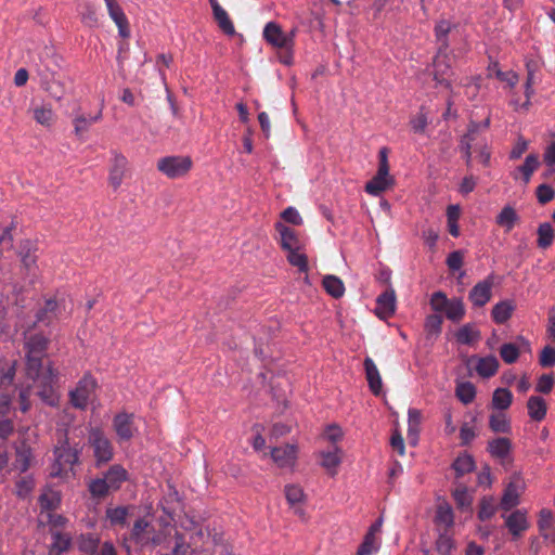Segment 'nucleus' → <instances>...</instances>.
Masks as SVG:
<instances>
[{"label": "nucleus", "mask_w": 555, "mask_h": 555, "mask_svg": "<svg viewBox=\"0 0 555 555\" xmlns=\"http://www.w3.org/2000/svg\"><path fill=\"white\" fill-rule=\"evenodd\" d=\"M33 460V449L25 440L15 446L14 469L18 470L20 474L26 473L31 466Z\"/></svg>", "instance_id": "nucleus-20"}, {"label": "nucleus", "mask_w": 555, "mask_h": 555, "mask_svg": "<svg viewBox=\"0 0 555 555\" xmlns=\"http://www.w3.org/2000/svg\"><path fill=\"white\" fill-rule=\"evenodd\" d=\"M392 184V178L389 176V165L387 158V149L379 151V164L377 173L365 184V192L377 196L386 191Z\"/></svg>", "instance_id": "nucleus-4"}, {"label": "nucleus", "mask_w": 555, "mask_h": 555, "mask_svg": "<svg viewBox=\"0 0 555 555\" xmlns=\"http://www.w3.org/2000/svg\"><path fill=\"white\" fill-rule=\"evenodd\" d=\"M538 526L544 539H552L551 530L553 528V516L548 509H542L540 512Z\"/></svg>", "instance_id": "nucleus-54"}, {"label": "nucleus", "mask_w": 555, "mask_h": 555, "mask_svg": "<svg viewBox=\"0 0 555 555\" xmlns=\"http://www.w3.org/2000/svg\"><path fill=\"white\" fill-rule=\"evenodd\" d=\"M16 373V362L0 359V405L7 408L11 401L10 390Z\"/></svg>", "instance_id": "nucleus-12"}, {"label": "nucleus", "mask_w": 555, "mask_h": 555, "mask_svg": "<svg viewBox=\"0 0 555 555\" xmlns=\"http://www.w3.org/2000/svg\"><path fill=\"white\" fill-rule=\"evenodd\" d=\"M526 483L519 474H513L509 482L506 485L500 507L504 511H511L519 504V498L525 491Z\"/></svg>", "instance_id": "nucleus-11"}, {"label": "nucleus", "mask_w": 555, "mask_h": 555, "mask_svg": "<svg viewBox=\"0 0 555 555\" xmlns=\"http://www.w3.org/2000/svg\"><path fill=\"white\" fill-rule=\"evenodd\" d=\"M515 305L511 300H502L493 306L491 311L492 320L496 324L505 323L513 314Z\"/></svg>", "instance_id": "nucleus-29"}, {"label": "nucleus", "mask_w": 555, "mask_h": 555, "mask_svg": "<svg viewBox=\"0 0 555 555\" xmlns=\"http://www.w3.org/2000/svg\"><path fill=\"white\" fill-rule=\"evenodd\" d=\"M281 218L288 223L294 225H300L302 223V218L299 215L298 210L294 207H287L281 214Z\"/></svg>", "instance_id": "nucleus-64"}, {"label": "nucleus", "mask_w": 555, "mask_h": 555, "mask_svg": "<svg viewBox=\"0 0 555 555\" xmlns=\"http://www.w3.org/2000/svg\"><path fill=\"white\" fill-rule=\"evenodd\" d=\"M40 87L49 93L51 98L54 100H62L65 95V87L59 79L57 75L51 79H48L47 82H40Z\"/></svg>", "instance_id": "nucleus-40"}, {"label": "nucleus", "mask_w": 555, "mask_h": 555, "mask_svg": "<svg viewBox=\"0 0 555 555\" xmlns=\"http://www.w3.org/2000/svg\"><path fill=\"white\" fill-rule=\"evenodd\" d=\"M60 308L59 304L54 299H48L44 306L40 308L36 313V322L46 326L51 325L59 317Z\"/></svg>", "instance_id": "nucleus-24"}, {"label": "nucleus", "mask_w": 555, "mask_h": 555, "mask_svg": "<svg viewBox=\"0 0 555 555\" xmlns=\"http://www.w3.org/2000/svg\"><path fill=\"white\" fill-rule=\"evenodd\" d=\"M494 276L491 274L485 280L478 282L469 292L468 299L475 307H483L492 297V287Z\"/></svg>", "instance_id": "nucleus-15"}, {"label": "nucleus", "mask_w": 555, "mask_h": 555, "mask_svg": "<svg viewBox=\"0 0 555 555\" xmlns=\"http://www.w3.org/2000/svg\"><path fill=\"white\" fill-rule=\"evenodd\" d=\"M35 488V479L31 475H20L15 480L14 493L20 499H26Z\"/></svg>", "instance_id": "nucleus-35"}, {"label": "nucleus", "mask_w": 555, "mask_h": 555, "mask_svg": "<svg viewBox=\"0 0 555 555\" xmlns=\"http://www.w3.org/2000/svg\"><path fill=\"white\" fill-rule=\"evenodd\" d=\"M500 356L505 363L512 364L519 357V347L513 343L503 344L500 348Z\"/></svg>", "instance_id": "nucleus-55"}, {"label": "nucleus", "mask_w": 555, "mask_h": 555, "mask_svg": "<svg viewBox=\"0 0 555 555\" xmlns=\"http://www.w3.org/2000/svg\"><path fill=\"white\" fill-rule=\"evenodd\" d=\"M127 478V470L121 465L115 464L103 474V477L91 479L88 490L92 498L101 499L106 496L109 491L118 490Z\"/></svg>", "instance_id": "nucleus-3"}, {"label": "nucleus", "mask_w": 555, "mask_h": 555, "mask_svg": "<svg viewBox=\"0 0 555 555\" xmlns=\"http://www.w3.org/2000/svg\"><path fill=\"white\" fill-rule=\"evenodd\" d=\"M89 443L93 449L96 466L109 462L113 459V447L111 441L99 428H91L89 433Z\"/></svg>", "instance_id": "nucleus-9"}, {"label": "nucleus", "mask_w": 555, "mask_h": 555, "mask_svg": "<svg viewBox=\"0 0 555 555\" xmlns=\"http://www.w3.org/2000/svg\"><path fill=\"white\" fill-rule=\"evenodd\" d=\"M128 515V509L122 506H118L115 508H108L106 511V516L109 519L112 525H124Z\"/></svg>", "instance_id": "nucleus-58"}, {"label": "nucleus", "mask_w": 555, "mask_h": 555, "mask_svg": "<svg viewBox=\"0 0 555 555\" xmlns=\"http://www.w3.org/2000/svg\"><path fill=\"white\" fill-rule=\"evenodd\" d=\"M463 251L462 250H454L450 253L447 257V266L451 271H457L463 266Z\"/></svg>", "instance_id": "nucleus-63"}, {"label": "nucleus", "mask_w": 555, "mask_h": 555, "mask_svg": "<svg viewBox=\"0 0 555 555\" xmlns=\"http://www.w3.org/2000/svg\"><path fill=\"white\" fill-rule=\"evenodd\" d=\"M505 526L512 534L513 539H518L528 530L529 521L527 513L524 509H516L505 518Z\"/></svg>", "instance_id": "nucleus-17"}, {"label": "nucleus", "mask_w": 555, "mask_h": 555, "mask_svg": "<svg viewBox=\"0 0 555 555\" xmlns=\"http://www.w3.org/2000/svg\"><path fill=\"white\" fill-rule=\"evenodd\" d=\"M455 396L464 403L469 404L476 397V388L470 382H463L456 385Z\"/></svg>", "instance_id": "nucleus-50"}, {"label": "nucleus", "mask_w": 555, "mask_h": 555, "mask_svg": "<svg viewBox=\"0 0 555 555\" xmlns=\"http://www.w3.org/2000/svg\"><path fill=\"white\" fill-rule=\"evenodd\" d=\"M513 402V393L506 388H498L492 395V408L499 411L507 410Z\"/></svg>", "instance_id": "nucleus-36"}, {"label": "nucleus", "mask_w": 555, "mask_h": 555, "mask_svg": "<svg viewBox=\"0 0 555 555\" xmlns=\"http://www.w3.org/2000/svg\"><path fill=\"white\" fill-rule=\"evenodd\" d=\"M114 429L120 440L133 437V414L118 413L113 421Z\"/></svg>", "instance_id": "nucleus-22"}, {"label": "nucleus", "mask_w": 555, "mask_h": 555, "mask_svg": "<svg viewBox=\"0 0 555 555\" xmlns=\"http://www.w3.org/2000/svg\"><path fill=\"white\" fill-rule=\"evenodd\" d=\"M396 311V293L392 288L386 289L376 299L375 313L382 320L392 317Z\"/></svg>", "instance_id": "nucleus-18"}, {"label": "nucleus", "mask_w": 555, "mask_h": 555, "mask_svg": "<svg viewBox=\"0 0 555 555\" xmlns=\"http://www.w3.org/2000/svg\"><path fill=\"white\" fill-rule=\"evenodd\" d=\"M450 299L443 292H435L430 297V307L436 312H443L449 304Z\"/></svg>", "instance_id": "nucleus-60"}, {"label": "nucleus", "mask_w": 555, "mask_h": 555, "mask_svg": "<svg viewBox=\"0 0 555 555\" xmlns=\"http://www.w3.org/2000/svg\"><path fill=\"white\" fill-rule=\"evenodd\" d=\"M111 18L115 24H120L128 21L122 9L115 2V0H105Z\"/></svg>", "instance_id": "nucleus-61"}, {"label": "nucleus", "mask_w": 555, "mask_h": 555, "mask_svg": "<svg viewBox=\"0 0 555 555\" xmlns=\"http://www.w3.org/2000/svg\"><path fill=\"white\" fill-rule=\"evenodd\" d=\"M35 120L42 126H50L53 120V112L51 108L40 106L34 109Z\"/></svg>", "instance_id": "nucleus-59"}, {"label": "nucleus", "mask_w": 555, "mask_h": 555, "mask_svg": "<svg viewBox=\"0 0 555 555\" xmlns=\"http://www.w3.org/2000/svg\"><path fill=\"white\" fill-rule=\"evenodd\" d=\"M214 18L217 22L219 28L228 36L235 34L234 25L229 17L227 11L222 7L215 8Z\"/></svg>", "instance_id": "nucleus-39"}, {"label": "nucleus", "mask_w": 555, "mask_h": 555, "mask_svg": "<svg viewBox=\"0 0 555 555\" xmlns=\"http://www.w3.org/2000/svg\"><path fill=\"white\" fill-rule=\"evenodd\" d=\"M498 369L499 361L494 356L480 358L476 365L478 375L485 378L493 376L498 372Z\"/></svg>", "instance_id": "nucleus-34"}, {"label": "nucleus", "mask_w": 555, "mask_h": 555, "mask_svg": "<svg viewBox=\"0 0 555 555\" xmlns=\"http://www.w3.org/2000/svg\"><path fill=\"white\" fill-rule=\"evenodd\" d=\"M364 369L370 390L375 396H378L382 392L383 382L377 366L369 357H366L364 360Z\"/></svg>", "instance_id": "nucleus-25"}, {"label": "nucleus", "mask_w": 555, "mask_h": 555, "mask_svg": "<svg viewBox=\"0 0 555 555\" xmlns=\"http://www.w3.org/2000/svg\"><path fill=\"white\" fill-rule=\"evenodd\" d=\"M456 477H462L475 469L474 457L467 453L459 455L452 464Z\"/></svg>", "instance_id": "nucleus-38"}, {"label": "nucleus", "mask_w": 555, "mask_h": 555, "mask_svg": "<svg viewBox=\"0 0 555 555\" xmlns=\"http://www.w3.org/2000/svg\"><path fill=\"white\" fill-rule=\"evenodd\" d=\"M540 166L539 157L535 154H529L524 164L517 168V171L521 173L522 181L525 184L529 183L532 173Z\"/></svg>", "instance_id": "nucleus-44"}, {"label": "nucleus", "mask_w": 555, "mask_h": 555, "mask_svg": "<svg viewBox=\"0 0 555 555\" xmlns=\"http://www.w3.org/2000/svg\"><path fill=\"white\" fill-rule=\"evenodd\" d=\"M60 68L59 56L55 54L52 47L46 46L38 56L36 63V74L39 83L51 79L57 75Z\"/></svg>", "instance_id": "nucleus-8"}, {"label": "nucleus", "mask_w": 555, "mask_h": 555, "mask_svg": "<svg viewBox=\"0 0 555 555\" xmlns=\"http://www.w3.org/2000/svg\"><path fill=\"white\" fill-rule=\"evenodd\" d=\"M446 317L452 322H460L465 315V308L461 298H453L444 310Z\"/></svg>", "instance_id": "nucleus-49"}, {"label": "nucleus", "mask_w": 555, "mask_h": 555, "mask_svg": "<svg viewBox=\"0 0 555 555\" xmlns=\"http://www.w3.org/2000/svg\"><path fill=\"white\" fill-rule=\"evenodd\" d=\"M49 345L50 338L42 333L29 332L24 335L25 373L33 384L20 390V409L23 412L30 409L33 393L49 406L59 404V371L52 361H44Z\"/></svg>", "instance_id": "nucleus-1"}, {"label": "nucleus", "mask_w": 555, "mask_h": 555, "mask_svg": "<svg viewBox=\"0 0 555 555\" xmlns=\"http://www.w3.org/2000/svg\"><path fill=\"white\" fill-rule=\"evenodd\" d=\"M496 512L495 500L492 495H485L480 499L478 518L481 521L490 519Z\"/></svg>", "instance_id": "nucleus-48"}, {"label": "nucleus", "mask_w": 555, "mask_h": 555, "mask_svg": "<svg viewBox=\"0 0 555 555\" xmlns=\"http://www.w3.org/2000/svg\"><path fill=\"white\" fill-rule=\"evenodd\" d=\"M193 166L190 156H166L157 162V169L169 179H178L186 176Z\"/></svg>", "instance_id": "nucleus-5"}, {"label": "nucleus", "mask_w": 555, "mask_h": 555, "mask_svg": "<svg viewBox=\"0 0 555 555\" xmlns=\"http://www.w3.org/2000/svg\"><path fill=\"white\" fill-rule=\"evenodd\" d=\"M456 340L463 345H470L474 341L478 340L480 337V332L476 330L473 324H465L459 328L455 334Z\"/></svg>", "instance_id": "nucleus-43"}, {"label": "nucleus", "mask_w": 555, "mask_h": 555, "mask_svg": "<svg viewBox=\"0 0 555 555\" xmlns=\"http://www.w3.org/2000/svg\"><path fill=\"white\" fill-rule=\"evenodd\" d=\"M454 28V24L448 20H440L435 26V37L438 43V50L448 51L449 40L448 36Z\"/></svg>", "instance_id": "nucleus-28"}, {"label": "nucleus", "mask_w": 555, "mask_h": 555, "mask_svg": "<svg viewBox=\"0 0 555 555\" xmlns=\"http://www.w3.org/2000/svg\"><path fill=\"white\" fill-rule=\"evenodd\" d=\"M540 365L543 367H552L555 365V348L552 346H545L540 354Z\"/></svg>", "instance_id": "nucleus-62"}, {"label": "nucleus", "mask_w": 555, "mask_h": 555, "mask_svg": "<svg viewBox=\"0 0 555 555\" xmlns=\"http://www.w3.org/2000/svg\"><path fill=\"white\" fill-rule=\"evenodd\" d=\"M379 547L380 539L378 537L365 533L363 541L357 551V555H372L378 552Z\"/></svg>", "instance_id": "nucleus-51"}, {"label": "nucleus", "mask_w": 555, "mask_h": 555, "mask_svg": "<svg viewBox=\"0 0 555 555\" xmlns=\"http://www.w3.org/2000/svg\"><path fill=\"white\" fill-rule=\"evenodd\" d=\"M435 524L438 527H443L446 531L453 526L454 515L452 507L449 503L444 502L437 506Z\"/></svg>", "instance_id": "nucleus-33"}, {"label": "nucleus", "mask_w": 555, "mask_h": 555, "mask_svg": "<svg viewBox=\"0 0 555 555\" xmlns=\"http://www.w3.org/2000/svg\"><path fill=\"white\" fill-rule=\"evenodd\" d=\"M443 319L440 314H430L425 320V330L428 334L438 336L441 333Z\"/></svg>", "instance_id": "nucleus-57"}, {"label": "nucleus", "mask_w": 555, "mask_h": 555, "mask_svg": "<svg viewBox=\"0 0 555 555\" xmlns=\"http://www.w3.org/2000/svg\"><path fill=\"white\" fill-rule=\"evenodd\" d=\"M285 498L287 503L295 508V513L299 516L304 515V509L297 507L298 504L302 503L305 500V493L301 487L297 485H287L285 486Z\"/></svg>", "instance_id": "nucleus-31"}, {"label": "nucleus", "mask_w": 555, "mask_h": 555, "mask_svg": "<svg viewBox=\"0 0 555 555\" xmlns=\"http://www.w3.org/2000/svg\"><path fill=\"white\" fill-rule=\"evenodd\" d=\"M294 31L283 33L282 28L275 22H269L263 28L264 40L275 48L289 49L293 47Z\"/></svg>", "instance_id": "nucleus-14"}, {"label": "nucleus", "mask_w": 555, "mask_h": 555, "mask_svg": "<svg viewBox=\"0 0 555 555\" xmlns=\"http://www.w3.org/2000/svg\"><path fill=\"white\" fill-rule=\"evenodd\" d=\"M131 539L141 546L150 544L159 545L162 543L160 535L154 533V528L145 518L135 520L131 531Z\"/></svg>", "instance_id": "nucleus-13"}, {"label": "nucleus", "mask_w": 555, "mask_h": 555, "mask_svg": "<svg viewBox=\"0 0 555 555\" xmlns=\"http://www.w3.org/2000/svg\"><path fill=\"white\" fill-rule=\"evenodd\" d=\"M489 427L493 433L508 434L511 431V422L506 415L500 411L489 416Z\"/></svg>", "instance_id": "nucleus-37"}, {"label": "nucleus", "mask_w": 555, "mask_h": 555, "mask_svg": "<svg viewBox=\"0 0 555 555\" xmlns=\"http://www.w3.org/2000/svg\"><path fill=\"white\" fill-rule=\"evenodd\" d=\"M481 131V124H478L476 121H470L467 127V132L461 137L460 143H469V145L473 147L474 144H479L478 137L479 132Z\"/></svg>", "instance_id": "nucleus-56"}, {"label": "nucleus", "mask_w": 555, "mask_h": 555, "mask_svg": "<svg viewBox=\"0 0 555 555\" xmlns=\"http://www.w3.org/2000/svg\"><path fill=\"white\" fill-rule=\"evenodd\" d=\"M527 409L529 416L535 422L544 420L547 411L545 400L539 396H532L529 398Z\"/></svg>", "instance_id": "nucleus-30"}, {"label": "nucleus", "mask_w": 555, "mask_h": 555, "mask_svg": "<svg viewBox=\"0 0 555 555\" xmlns=\"http://www.w3.org/2000/svg\"><path fill=\"white\" fill-rule=\"evenodd\" d=\"M453 70L447 51L438 50L433 62V78L437 85L443 86L453 92L452 89Z\"/></svg>", "instance_id": "nucleus-10"}, {"label": "nucleus", "mask_w": 555, "mask_h": 555, "mask_svg": "<svg viewBox=\"0 0 555 555\" xmlns=\"http://www.w3.org/2000/svg\"><path fill=\"white\" fill-rule=\"evenodd\" d=\"M95 388V379L90 374H85L76 387L68 393L70 404L76 409L86 410Z\"/></svg>", "instance_id": "nucleus-6"}, {"label": "nucleus", "mask_w": 555, "mask_h": 555, "mask_svg": "<svg viewBox=\"0 0 555 555\" xmlns=\"http://www.w3.org/2000/svg\"><path fill=\"white\" fill-rule=\"evenodd\" d=\"M287 261L298 269L299 272L306 273L309 269L308 258L306 254L301 253L300 249L287 250Z\"/></svg>", "instance_id": "nucleus-53"}, {"label": "nucleus", "mask_w": 555, "mask_h": 555, "mask_svg": "<svg viewBox=\"0 0 555 555\" xmlns=\"http://www.w3.org/2000/svg\"><path fill=\"white\" fill-rule=\"evenodd\" d=\"M112 154L113 158L109 167L108 182L116 190L122 183L128 167V160L122 154L116 151H113Z\"/></svg>", "instance_id": "nucleus-16"}, {"label": "nucleus", "mask_w": 555, "mask_h": 555, "mask_svg": "<svg viewBox=\"0 0 555 555\" xmlns=\"http://www.w3.org/2000/svg\"><path fill=\"white\" fill-rule=\"evenodd\" d=\"M99 545L100 539L92 533L81 534L78 540L79 550L89 555H94L99 548Z\"/></svg>", "instance_id": "nucleus-52"}, {"label": "nucleus", "mask_w": 555, "mask_h": 555, "mask_svg": "<svg viewBox=\"0 0 555 555\" xmlns=\"http://www.w3.org/2000/svg\"><path fill=\"white\" fill-rule=\"evenodd\" d=\"M518 221L517 211L509 205L504 206L495 218V223L503 228L506 233L511 232Z\"/></svg>", "instance_id": "nucleus-27"}, {"label": "nucleus", "mask_w": 555, "mask_h": 555, "mask_svg": "<svg viewBox=\"0 0 555 555\" xmlns=\"http://www.w3.org/2000/svg\"><path fill=\"white\" fill-rule=\"evenodd\" d=\"M271 457L279 467H293L297 459V447L286 444L271 450Z\"/></svg>", "instance_id": "nucleus-21"}, {"label": "nucleus", "mask_w": 555, "mask_h": 555, "mask_svg": "<svg viewBox=\"0 0 555 555\" xmlns=\"http://www.w3.org/2000/svg\"><path fill=\"white\" fill-rule=\"evenodd\" d=\"M83 444L75 442L67 433L57 440V443L53 449V463L50 467V476L65 477L69 473H73L74 466L80 462V454L82 452Z\"/></svg>", "instance_id": "nucleus-2"}, {"label": "nucleus", "mask_w": 555, "mask_h": 555, "mask_svg": "<svg viewBox=\"0 0 555 555\" xmlns=\"http://www.w3.org/2000/svg\"><path fill=\"white\" fill-rule=\"evenodd\" d=\"M275 231L279 234L280 245L283 250L300 249L301 242L295 230L287 227L284 222L279 221L275 223Z\"/></svg>", "instance_id": "nucleus-19"}, {"label": "nucleus", "mask_w": 555, "mask_h": 555, "mask_svg": "<svg viewBox=\"0 0 555 555\" xmlns=\"http://www.w3.org/2000/svg\"><path fill=\"white\" fill-rule=\"evenodd\" d=\"M323 287L328 295L334 298H340L345 293L343 281L335 275H326L323 278Z\"/></svg>", "instance_id": "nucleus-41"}, {"label": "nucleus", "mask_w": 555, "mask_h": 555, "mask_svg": "<svg viewBox=\"0 0 555 555\" xmlns=\"http://www.w3.org/2000/svg\"><path fill=\"white\" fill-rule=\"evenodd\" d=\"M341 449L334 446L333 449L327 451H321L319 453L321 457L320 465L326 469L331 476L337 474V468L341 463Z\"/></svg>", "instance_id": "nucleus-23"}, {"label": "nucleus", "mask_w": 555, "mask_h": 555, "mask_svg": "<svg viewBox=\"0 0 555 555\" xmlns=\"http://www.w3.org/2000/svg\"><path fill=\"white\" fill-rule=\"evenodd\" d=\"M454 547L452 538L447 532H440L436 540V548L433 554L428 551H424L425 555H451V551Z\"/></svg>", "instance_id": "nucleus-46"}, {"label": "nucleus", "mask_w": 555, "mask_h": 555, "mask_svg": "<svg viewBox=\"0 0 555 555\" xmlns=\"http://www.w3.org/2000/svg\"><path fill=\"white\" fill-rule=\"evenodd\" d=\"M52 535V544L50 548V554H57L64 553L69 550L72 545V537L68 533H64L57 530L52 529L51 530Z\"/></svg>", "instance_id": "nucleus-32"}, {"label": "nucleus", "mask_w": 555, "mask_h": 555, "mask_svg": "<svg viewBox=\"0 0 555 555\" xmlns=\"http://www.w3.org/2000/svg\"><path fill=\"white\" fill-rule=\"evenodd\" d=\"M38 243L29 238L22 240L17 245L22 268L31 278H36L38 272Z\"/></svg>", "instance_id": "nucleus-7"}, {"label": "nucleus", "mask_w": 555, "mask_h": 555, "mask_svg": "<svg viewBox=\"0 0 555 555\" xmlns=\"http://www.w3.org/2000/svg\"><path fill=\"white\" fill-rule=\"evenodd\" d=\"M537 244L540 248L546 249L553 244L554 230L550 222H543L538 227Z\"/></svg>", "instance_id": "nucleus-45"}, {"label": "nucleus", "mask_w": 555, "mask_h": 555, "mask_svg": "<svg viewBox=\"0 0 555 555\" xmlns=\"http://www.w3.org/2000/svg\"><path fill=\"white\" fill-rule=\"evenodd\" d=\"M101 118H102L101 111L95 116H93L91 118H87L83 115L76 116L74 118V126H75L74 132H75L76 137H78L79 139H82L83 134L89 130L90 126L93 122L99 121Z\"/></svg>", "instance_id": "nucleus-42"}, {"label": "nucleus", "mask_w": 555, "mask_h": 555, "mask_svg": "<svg viewBox=\"0 0 555 555\" xmlns=\"http://www.w3.org/2000/svg\"><path fill=\"white\" fill-rule=\"evenodd\" d=\"M453 499L459 508L465 511L470 509L473 504V495L468 492V489L464 485L457 486L453 493Z\"/></svg>", "instance_id": "nucleus-47"}, {"label": "nucleus", "mask_w": 555, "mask_h": 555, "mask_svg": "<svg viewBox=\"0 0 555 555\" xmlns=\"http://www.w3.org/2000/svg\"><path fill=\"white\" fill-rule=\"evenodd\" d=\"M512 450V442L508 438L500 437L488 442L487 451L492 457L505 460Z\"/></svg>", "instance_id": "nucleus-26"}]
</instances>
